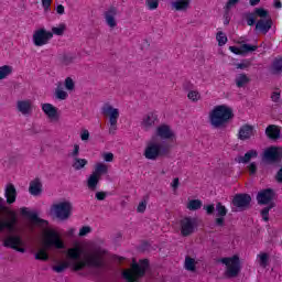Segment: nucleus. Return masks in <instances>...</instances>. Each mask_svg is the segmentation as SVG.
<instances>
[{
    "mask_svg": "<svg viewBox=\"0 0 282 282\" xmlns=\"http://www.w3.org/2000/svg\"><path fill=\"white\" fill-rule=\"evenodd\" d=\"M107 250L98 248L93 253L88 254L85 260H79L73 263L74 272H80L85 268H105V257Z\"/></svg>",
    "mask_w": 282,
    "mask_h": 282,
    "instance_id": "1",
    "label": "nucleus"
},
{
    "mask_svg": "<svg viewBox=\"0 0 282 282\" xmlns=\"http://www.w3.org/2000/svg\"><path fill=\"white\" fill-rule=\"evenodd\" d=\"M235 118V113H232V108L226 105H219L214 107V109L209 112V122L214 129H221L225 124H228L230 120Z\"/></svg>",
    "mask_w": 282,
    "mask_h": 282,
    "instance_id": "2",
    "label": "nucleus"
},
{
    "mask_svg": "<svg viewBox=\"0 0 282 282\" xmlns=\"http://www.w3.org/2000/svg\"><path fill=\"white\" fill-rule=\"evenodd\" d=\"M169 153H171V145H169V143L149 141L145 145L143 155L145 160L155 161L158 158H166Z\"/></svg>",
    "mask_w": 282,
    "mask_h": 282,
    "instance_id": "3",
    "label": "nucleus"
},
{
    "mask_svg": "<svg viewBox=\"0 0 282 282\" xmlns=\"http://www.w3.org/2000/svg\"><path fill=\"white\" fill-rule=\"evenodd\" d=\"M140 263V264H139ZM139 263H132L130 269L122 271V278L127 282H138L142 276L147 274V268H149V259H142Z\"/></svg>",
    "mask_w": 282,
    "mask_h": 282,
    "instance_id": "4",
    "label": "nucleus"
},
{
    "mask_svg": "<svg viewBox=\"0 0 282 282\" xmlns=\"http://www.w3.org/2000/svg\"><path fill=\"white\" fill-rule=\"evenodd\" d=\"M101 116L109 120V133L110 135H116L118 131V119L120 118V110L111 106V104L106 102L101 107Z\"/></svg>",
    "mask_w": 282,
    "mask_h": 282,
    "instance_id": "5",
    "label": "nucleus"
},
{
    "mask_svg": "<svg viewBox=\"0 0 282 282\" xmlns=\"http://www.w3.org/2000/svg\"><path fill=\"white\" fill-rule=\"evenodd\" d=\"M72 208L73 206L69 202H61L52 205L51 212L54 213L57 219L65 221L68 217H72Z\"/></svg>",
    "mask_w": 282,
    "mask_h": 282,
    "instance_id": "6",
    "label": "nucleus"
},
{
    "mask_svg": "<svg viewBox=\"0 0 282 282\" xmlns=\"http://www.w3.org/2000/svg\"><path fill=\"white\" fill-rule=\"evenodd\" d=\"M197 226H199L197 218L186 216L180 220V228L182 237H191L196 230Z\"/></svg>",
    "mask_w": 282,
    "mask_h": 282,
    "instance_id": "7",
    "label": "nucleus"
},
{
    "mask_svg": "<svg viewBox=\"0 0 282 282\" xmlns=\"http://www.w3.org/2000/svg\"><path fill=\"white\" fill-rule=\"evenodd\" d=\"M44 248H56V250L65 249V242L61 238V235L54 230H48L45 234Z\"/></svg>",
    "mask_w": 282,
    "mask_h": 282,
    "instance_id": "8",
    "label": "nucleus"
},
{
    "mask_svg": "<svg viewBox=\"0 0 282 282\" xmlns=\"http://www.w3.org/2000/svg\"><path fill=\"white\" fill-rule=\"evenodd\" d=\"M52 39H54L52 31L37 29L33 33V45H35V47H43V45H47Z\"/></svg>",
    "mask_w": 282,
    "mask_h": 282,
    "instance_id": "9",
    "label": "nucleus"
},
{
    "mask_svg": "<svg viewBox=\"0 0 282 282\" xmlns=\"http://www.w3.org/2000/svg\"><path fill=\"white\" fill-rule=\"evenodd\" d=\"M221 263L227 265V275L237 276L241 270V262L239 256H234L231 258H223Z\"/></svg>",
    "mask_w": 282,
    "mask_h": 282,
    "instance_id": "10",
    "label": "nucleus"
},
{
    "mask_svg": "<svg viewBox=\"0 0 282 282\" xmlns=\"http://www.w3.org/2000/svg\"><path fill=\"white\" fill-rule=\"evenodd\" d=\"M155 135L161 140H175V132L166 123L156 127Z\"/></svg>",
    "mask_w": 282,
    "mask_h": 282,
    "instance_id": "11",
    "label": "nucleus"
},
{
    "mask_svg": "<svg viewBox=\"0 0 282 282\" xmlns=\"http://www.w3.org/2000/svg\"><path fill=\"white\" fill-rule=\"evenodd\" d=\"M156 122H160L158 113H155V112H148L142 118L141 127H142V129H144V131H150V129H153V127H155Z\"/></svg>",
    "mask_w": 282,
    "mask_h": 282,
    "instance_id": "12",
    "label": "nucleus"
},
{
    "mask_svg": "<svg viewBox=\"0 0 282 282\" xmlns=\"http://www.w3.org/2000/svg\"><path fill=\"white\" fill-rule=\"evenodd\" d=\"M251 202L252 197H250V194H236L231 204L236 208H248Z\"/></svg>",
    "mask_w": 282,
    "mask_h": 282,
    "instance_id": "13",
    "label": "nucleus"
},
{
    "mask_svg": "<svg viewBox=\"0 0 282 282\" xmlns=\"http://www.w3.org/2000/svg\"><path fill=\"white\" fill-rule=\"evenodd\" d=\"M272 199H274V189L272 188H264L262 191H260L257 195V202L260 205H268L270 204V202H272Z\"/></svg>",
    "mask_w": 282,
    "mask_h": 282,
    "instance_id": "14",
    "label": "nucleus"
},
{
    "mask_svg": "<svg viewBox=\"0 0 282 282\" xmlns=\"http://www.w3.org/2000/svg\"><path fill=\"white\" fill-rule=\"evenodd\" d=\"M264 160H267L268 162H281L282 160L281 149L276 147L268 148L264 151Z\"/></svg>",
    "mask_w": 282,
    "mask_h": 282,
    "instance_id": "15",
    "label": "nucleus"
},
{
    "mask_svg": "<svg viewBox=\"0 0 282 282\" xmlns=\"http://www.w3.org/2000/svg\"><path fill=\"white\" fill-rule=\"evenodd\" d=\"M230 52L232 54L241 55V54H248L250 52H257L259 50L258 45H252V44H242L240 47L239 46H229Z\"/></svg>",
    "mask_w": 282,
    "mask_h": 282,
    "instance_id": "16",
    "label": "nucleus"
},
{
    "mask_svg": "<svg viewBox=\"0 0 282 282\" xmlns=\"http://www.w3.org/2000/svg\"><path fill=\"white\" fill-rule=\"evenodd\" d=\"M118 14V8L110 7L105 13V20L108 26L116 28L118 25V22H116V17Z\"/></svg>",
    "mask_w": 282,
    "mask_h": 282,
    "instance_id": "17",
    "label": "nucleus"
},
{
    "mask_svg": "<svg viewBox=\"0 0 282 282\" xmlns=\"http://www.w3.org/2000/svg\"><path fill=\"white\" fill-rule=\"evenodd\" d=\"M216 213H217V218L215 219L216 226H219L220 228L224 226L225 223V217L228 215V208L224 206L221 203L216 204Z\"/></svg>",
    "mask_w": 282,
    "mask_h": 282,
    "instance_id": "18",
    "label": "nucleus"
},
{
    "mask_svg": "<svg viewBox=\"0 0 282 282\" xmlns=\"http://www.w3.org/2000/svg\"><path fill=\"white\" fill-rule=\"evenodd\" d=\"M29 193L33 195V197H39L41 193H43V183H41V178H34L30 182Z\"/></svg>",
    "mask_w": 282,
    "mask_h": 282,
    "instance_id": "19",
    "label": "nucleus"
},
{
    "mask_svg": "<svg viewBox=\"0 0 282 282\" xmlns=\"http://www.w3.org/2000/svg\"><path fill=\"white\" fill-rule=\"evenodd\" d=\"M20 213L24 217H28V219H30V221H33V224H47V220L40 218L39 214L28 210L26 207H22L20 209Z\"/></svg>",
    "mask_w": 282,
    "mask_h": 282,
    "instance_id": "20",
    "label": "nucleus"
},
{
    "mask_svg": "<svg viewBox=\"0 0 282 282\" xmlns=\"http://www.w3.org/2000/svg\"><path fill=\"white\" fill-rule=\"evenodd\" d=\"M254 135V127L246 123L243 124L238 132L239 140H250Z\"/></svg>",
    "mask_w": 282,
    "mask_h": 282,
    "instance_id": "21",
    "label": "nucleus"
},
{
    "mask_svg": "<svg viewBox=\"0 0 282 282\" xmlns=\"http://www.w3.org/2000/svg\"><path fill=\"white\" fill-rule=\"evenodd\" d=\"M3 246L14 250L18 246H23V239H21V236H9L4 239Z\"/></svg>",
    "mask_w": 282,
    "mask_h": 282,
    "instance_id": "22",
    "label": "nucleus"
},
{
    "mask_svg": "<svg viewBox=\"0 0 282 282\" xmlns=\"http://www.w3.org/2000/svg\"><path fill=\"white\" fill-rule=\"evenodd\" d=\"M4 197L7 199V204H14L17 202V187L14 184L9 183L4 189Z\"/></svg>",
    "mask_w": 282,
    "mask_h": 282,
    "instance_id": "23",
    "label": "nucleus"
},
{
    "mask_svg": "<svg viewBox=\"0 0 282 282\" xmlns=\"http://www.w3.org/2000/svg\"><path fill=\"white\" fill-rule=\"evenodd\" d=\"M256 30H258V32H261L262 34H268V32H270V30H272V19H260L257 23H256Z\"/></svg>",
    "mask_w": 282,
    "mask_h": 282,
    "instance_id": "24",
    "label": "nucleus"
},
{
    "mask_svg": "<svg viewBox=\"0 0 282 282\" xmlns=\"http://www.w3.org/2000/svg\"><path fill=\"white\" fill-rule=\"evenodd\" d=\"M17 109L22 116H30L32 113V101L30 100H19L17 102Z\"/></svg>",
    "mask_w": 282,
    "mask_h": 282,
    "instance_id": "25",
    "label": "nucleus"
},
{
    "mask_svg": "<svg viewBox=\"0 0 282 282\" xmlns=\"http://www.w3.org/2000/svg\"><path fill=\"white\" fill-rule=\"evenodd\" d=\"M265 135L269 140H279L281 138V128L276 124H270L265 128Z\"/></svg>",
    "mask_w": 282,
    "mask_h": 282,
    "instance_id": "26",
    "label": "nucleus"
},
{
    "mask_svg": "<svg viewBox=\"0 0 282 282\" xmlns=\"http://www.w3.org/2000/svg\"><path fill=\"white\" fill-rule=\"evenodd\" d=\"M42 111L50 118L51 120H54L58 118V109L54 107L52 104H43L42 105Z\"/></svg>",
    "mask_w": 282,
    "mask_h": 282,
    "instance_id": "27",
    "label": "nucleus"
},
{
    "mask_svg": "<svg viewBox=\"0 0 282 282\" xmlns=\"http://www.w3.org/2000/svg\"><path fill=\"white\" fill-rule=\"evenodd\" d=\"M254 158H259V152H257V150H249L243 156H237L235 162L238 164H248V162Z\"/></svg>",
    "mask_w": 282,
    "mask_h": 282,
    "instance_id": "28",
    "label": "nucleus"
},
{
    "mask_svg": "<svg viewBox=\"0 0 282 282\" xmlns=\"http://www.w3.org/2000/svg\"><path fill=\"white\" fill-rule=\"evenodd\" d=\"M80 254H83V248H80L79 246L69 248L67 250V258L72 261H78V259H80Z\"/></svg>",
    "mask_w": 282,
    "mask_h": 282,
    "instance_id": "29",
    "label": "nucleus"
},
{
    "mask_svg": "<svg viewBox=\"0 0 282 282\" xmlns=\"http://www.w3.org/2000/svg\"><path fill=\"white\" fill-rule=\"evenodd\" d=\"M172 8H174V10L177 12H186V10L191 8V3L186 0H174L172 2Z\"/></svg>",
    "mask_w": 282,
    "mask_h": 282,
    "instance_id": "30",
    "label": "nucleus"
},
{
    "mask_svg": "<svg viewBox=\"0 0 282 282\" xmlns=\"http://www.w3.org/2000/svg\"><path fill=\"white\" fill-rule=\"evenodd\" d=\"M257 262L260 265V268H268L270 265V254L267 252H260L257 256Z\"/></svg>",
    "mask_w": 282,
    "mask_h": 282,
    "instance_id": "31",
    "label": "nucleus"
},
{
    "mask_svg": "<svg viewBox=\"0 0 282 282\" xmlns=\"http://www.w3.org/2000/svg\"><path fill=\"white\" fill-rule=\"evenodd\" d=\"M74 61H76V54L74 53H64L59 56V63L65 66L72 65Z\"/></svg>",
    "mask_w": 282,
    "mask_h": 282,
    "instance_id": "32",
    "label": "nucleus"
},
{
    "mask_svg": "<svg viewBox=\"0 0 282 282\" xmlns=\"http://www.w3.org/2000/svg\"><path fill=\"white\" fill-rule=\"evenodd\" d=\"M108 172H109V167L105 163H97L93 174L100 178L102 177V175H106V173Z\"/></svg>",
    "mask_w": 282,
    "mask_h": 282,
    "instance_id": "33",
    "label": "nucleus"
},
{
    "mask_svg": "<svg viewBox=\"0 0 282 282\" xmlns=\"http://www.w3.org/2000/svg\"><path fill=\"white\" fill-rule=\"evenodd\" d=\"M235 83L236 87L241 89V87H246V85L250 83V77H248V75L246 74H239L238 76H236Z\"/></svg>",
    "mask_w": 282,
    "mask_h": 282,
    "instance_id": "34",
    "label": "nucleus"
},
{
    "mask_svg": "<svg viewBox=\"0 0 282 282\" xmlns=\"http://www.w3.org/2000/svg\"><path fill=\"white\" fill-rule=\"evenodd\" d=\"M100 182V177L96 176V174H90L87 180V186L89 191H96L98 188V184Z\"/></svg>",
    "mask_w": 282,
    "mask_h": 282,
    "instance_id": "35",
    "label": "nucleus"
},
{
    "mask_svg": "<svg viewBox=\"0 0 282 282\" xmlns=\"http://www.w3.org/2000/svg\"><path fill=\"white\" fill-rule=\"evenodd\" d=\"M87 164H89V161H87V159L75 158L73 161V169L75 171H82V169H85Z\"/></svg>",
    "mask_w": 282,
    "mask_h": 282,
    "instance_id": "36",
    "label": "nucleus"
},
{
    "mask_svg": "<svg viewBox=\"0 0 282 282\" xmlns=\"http://www.w3.org/2000/svg\"><path fill=\"white\" fill-rule=\"evenodd\" d=\"M12 72H14V68L10 65L0 66V80H6L8 76H11Z\"/></svg>",
    "mask_w": 282,
    "mask_h": 282,
    "instance_id": "37",
    "label": "nucleus"
},
{
    "mask_svg": "<svg viewBox=\"0 0 282 282\" xmlns=\"http://www.w3.org/2000/svg\"><path fill=\"white\" fill-rule=\"evenodd\" d=\"M184 268L187 270V272H195V270H197V262H195V259L186 256Z\"/></svg>",
    "mask_w": 282,
    "mask_h": 282,
    "instance_id": "38",
    "label": "nucleus"
},
{
    "mask_svg": "<svg viewBox=\"0 0 282 282\" xmlns=\"http://www.w3.org/2000/svg\"><path fill=\"white\" fill-rule=\"evenodd\" d=\"M282 72V57H276L271 64V74H281Z\"/></svg>",
    "mask_w": 282,
    "mask_h": 282,
    "instance_id": "39",
    "label": "nucleus"
},
{
    "mask_svg": "<svg viewBox=\"0 0 282 282\" xmlns=\"http://www.w3.org/2000/svg\"><path fill=\"white\" fill-rule=\"evenodd\" d=\"M35 259H36V261H50V254L47 253V251L45 249H40L35 253Z\"/></svg>",
    "mask_w": 282,
    "mask_h": 282,
    "instance_id": "40",
    "label": "nucleus"
},
{
    "mask_svg": "<svg viewBox=\"0 0 282 282\" xmlns=\"http://www.w3.org/2000/svg\"><path fill=\"white\" fill-rule=\"evenodd\" d=\"M67 268H69V262L63 261L59 264L54 265L52 269L57 274H61V273L65 272V270H67Z\"/></svg>",
    "mask_w": 282,
    "mask_h": 282,
    "instance_id": "41",
    "label": "nucleus"
},
{
    "mask_svg": "<svg viewBox=\"0 0 282 282\" xmlns=\"http://www.w3.org/2000/svg\"><path fill=\"white\" fill-rule=\"evenodd\" d=\"M216 41L218 42L219 47H224V45L228 43V36H226V33L219 31L216 34Z\"/></svg>",
    "mask_w": 282,
    "mask_h": 282,
    "instance_id": "42",
    "label": "nucleus"
},
{
    "mask_svg": "<svg viewBox=\"0 0 282 282\" xmlns=\"http://www.w3.org/2000/svg\"><path fill=\"white\" fill-rule=\"evenodd\" d=\"M199 208H202V200L199 199H192L187 204L188 210H199Z\"/></svg>",
    "mask_w": 282,
    "mask_h": 282,
    "instance_id": "43",
    "label": "nucleus"
},
{
    "mask_svg": "<svg viewBox=\"0 0 282 282\" xmlns=\"http://www.w3.org/2000/svg\"><path fill=\"white\" fill-rule=\"evenodd\" d=\"M188 100H192V102H197L198 100L202 99V95L197 90H191L187 94Z\"/></svg>",
    "mask_w": 282,
    "mask_h": 282,
    "instance_id": "44",
    "label": "nucleus"
},
{
    "mask_svg": "<svg viewBox=\"0 0 282 282\" xmlns=\"http://www.w3.org/2000/svg\"><path fill=\"white\" fill-rule=\"evenodd\" d=\"M55 98L57 100H67V98H69V94H67V91L61 89V88H57L55 90Z\"/></svg>",
    "mask_w": 282,
    "mask_h": 282,
    "instance_id": "45",
    "label": "nucleus"
},
{
    "mask_svg": "<svg viewBox=\"0 0 282 282\" xmlns=\"http://www.w3.org/2000/svg\"><path fill=\"white\" fill-rule=\"evenodd\" d=\"M272 208H274V205L267 206L261 210L263 221H270V210H272Z\"/></svg>",
    "mask_w": 282,
    "mask_h": 282,
    "instance_id": "46",
    "label": "nucleus"
},
{
    "mask_svg": "<svg viewBox=\"0 0 282 282\" xmlns=\"http://www.w3.org/2000/svg\"><path fill=\"white\" fill-rule=\"evenodd\" d=\"M51 33L55 34V36H63V34H65V24H59L58 26H53Z\"/></svg>",
    "mask_w": 282,
    "mask_h": 282,
    "instance_id": "47",
    "label": "nucleus"
},
{
    "mask_svg": "<svg viewBox=\"0 0 282 282\" xmlns=\"http://www.w3.org/2000/svg\"><path fill=\"white\" fill-rule=\"evenodd\" d=\"M148 10H158L160 8V0H145Z\"/></svg>",
    "mask_w": 282,
    "mask_h": 282,
    "instance_id": "48",
    "label": "nucleus"
},
{
    "mask_svg": "<svg viewBox=\"0 0 282 282\" xmlns=\"http://www.w3.org/2000/svg\"><path fill=\"white\" fill-rule=\"evenodd\" d=\"M64 86L67 91H74L76 84L74 83V79H72V77H66Z\"/></svg>",
    "mask_w": 282,
    "mask_h": 282,
    "instance_id": "49",
    "label": "nucleus"
},
{
    "mask_svg": "<svg viewBox=\"0 0 282 282\" xmlns=\"http://www.w3.org/2000/svg\"><path fill=\"white\" fill-rule=\"evenodd\" d=\"M253 14H256V17H260V19H267L269 12L263 8H256Z\"/></svg>",
    "mask_w": 282,
    "mask_h": 282,
    "instance_id": "50",
    "label": "nucleus"
},
{
    "mask_svg": "<svg viewBox=\"0 0 282 282\" xmlns=\"http://www.w3.org/2000/svg\"><path fill=\"white\" fill-rule=\"evenodd\" d=\"M257 23V18L254 17V13L247 14V25L252 28Z\"/></svg>",
    "mask_w": 282,
    "mask_h": 282,
    "instance_id": "51",
    "label": "nucleus"
},
{
    "mask_svg": "<svg viewBox=\"0 0 282 282\" xmlns=\"http://www.w3.org/2000/svg\"><path fill=\"white\" fill-rule=\"evenodd\" d=\"M89 232H91V227L89 226H84L79 229V237H87V235H89Z\"/></svg>",
    "mask_w": 282,
    "mask_h": 282,
    "instance_id": "52",
    "label": "nucleus"
},
{
    "mask_svg": "<svg viewBox=\"0 0 282 282\" xmlns=\"http://www.w3.org/2000/svg\"><path fill=\"white\" fill-rule=\"evenodd\" d=\"M237 3H239V0H228L225 6L226 12L232 10V8H235V6H237Z\"/></svg>",
    "mask_w": 282,
    "mask_h": 282,
    "instance_id": "53",
    "label": "nucleus"
},
{
    "mask_svg": "<svg viewBox=\"0 0 282 282\" xmlns=\"http://www.w3.org/2000/svg\"><path fill=\"white\" fill-rule=\"evenodd\" d=\"M249 171V175H254L257 174V163L252 162L247 166Z\"/></svg>",
    "mask_w": 282,
    "mask_h": 282,
    "instance_id": "54",
    "label": "nucleus"
},
{
    "mask_svg": "<svg viewBox=\"0 0 282 282\" xmlns=\"http://www.w3.org/2000/svg\"><path fill=\"white\" fill-rule=\"evenodd\" d=\"M95 197L98 202H104V199H107V192H97Z\"/></svg>",
    "mask_w": 282,
    "mask_h": 282,
    "instance_id": "55",
    "label": "nucleus"
},
{
    "mask_svg": "<svg viewBox=\"0 0 282 282\" xmlns=\"http://www.w3.org/2000/svg\"><path fill=\"white\" fill-rule=\"evenodd\" d=\"M271 100L273 102H281V93L273 91L272 95H271Z\"/></svg>",
    "mask_w": 282,
    "mask_h": 282,
    "instance_id": "56",
    "label": "nucleus"
},
{
    "mask_svg": "<svg viewBox=\"0 0 282 282\" xmlns=\"http://www.w3.org/2000/svg\"><path fill=\"white\" fill-rule=\"evenodd\" d=\"M80 153V145H78V144H75L74 145V150H73V152L70 153V155H72V158H78V154Z\"/></svg>",
    "mask_w": 282,
    "mask_h": 282,
    "instance_id": "57",
    "label": "nucleus"
},
{
    "mask_svg": "<svg viewBox=\"0 0 282 282\" xmlns=\"http://www.w3.org/2000/svg\"><path fill=\"white\" fill-rule=\"evenodd\" d=\"M204 209L206 210L207 215H213L215 213V205H206L204 206Z\"/></svg>",
    "mask_w": 282,
    "mask_h": 282,
    "instance_id": "58",
    "label": "nucleus"
},
{
    "mask_svg": "<svg viewBox=\"0 0 282 282\" xmlns=\"http://www.w3.org/2000/svg\"><path fill=\"white\" fill-rule=\"evenodd\" d=\"M52 1L53 0H42V7L44 8L45 12H47V10H50L52 7Z\"/></svg>",
    "mask_w": 282,
    "mask_h": 282,
    "instance_id": "59",
    "label": "nucleus"
},
{
    "mask_svg": "<svg viewBox=\"0 0 282 282\" xmlns=\"http://www.w3.org/2000/svg\"><path fill=\"white\" fill-rule=\"evenodd\" d=\"M144 210H147V202L139 203V205L137 207V212L144 213Z\"/></svg>",
    "mask_w": 282,
    "mask_h": 282,
    "instance_id": "60",
    "label": "nucleus"
},
{
    "mask_svg": "<svg viewBox=\"0 0 282 282\" xmlns=\"http://www.w3.org/2000/svg\"><path fill=\"white\" fill-rule=\"evenodd\" d=\"M237 69H248L250 67V62H243L236 65Z\"/></svg>",
    "mask_w": 282,
    "mask_h": 282,
    "instance_id": "61",
    "label": "nucleus"
},
{
    "mask_svg": "<svg viewBox=\"0 0 282 282\" xmlns=\"http://www.w3.org/2000/svg\"><path fill=\"white\" fill-rule=\"evenodd\" d=\"M80 139L83 142H86V140H89V130H83L80 133Z\"/></svg>",
    "mask_w": 282,
    "mask_h": 282,
    "instance_id": "62",
    "label": "nucleus"
},
{
    "mask_svg": "<svg viewBox=\"0 0 282 282\" xmlns=\"http://www.w3.org/2000/svg\"><path fill=\"white\" fill-rule=\"evenodd\" d=\"M105 162H113V153L107 152L104 154Z\"/></svg>",
    "mask_w": 282,
    "mask_h": 282,
    "instance_id": "63",
    "label": "nucleus"
},
{
    "mask_svg": "<svg viewBox=\"0 0 282 282\" xmlns=\"http://www.w3.org/2000/svg\"><path fill=\"white\" fill-rule=\"evenodd\" d=\"M275 182H278V184H282V167L275 174Z\"/></svg>",
    "mask_w": 282,
    "mask_h": 282,
    "instance_id": "64",
    "label": "nucleus"
}]
</instances>
